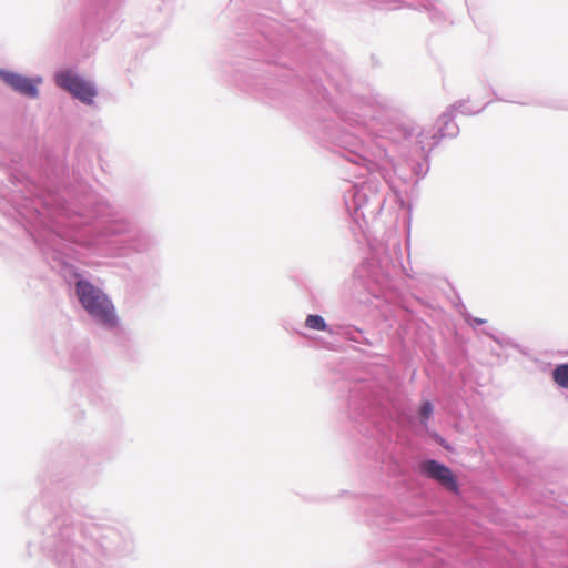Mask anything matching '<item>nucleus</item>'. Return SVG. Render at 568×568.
Masks as SVG:
<instances>
[{"label":"nucleus","mask_w":568,"mask_h":568,"mask_svg":"<svg viewBox=\"0 0 568 568\" xmlns=\"http://www.w3.org/2000/svg\"><path fill=\"white\" fill-rule=\"evenodd\" d=\"M8 181L12 193L24 202L39 206L63 230L70 243L99 253H148L156 247L158 236L148 230L135 227L133 222L114 204L90 194L79 203H69L55 192L41 193L18 168L0 162V181Z\"/></svg>","instance_id":"nucleus-1"},{"label":"nucleus","mask_w":568,"mask_h":568,"mask_svg":"<svg viewBox=\"0 0 568 568\" xmlns=\"http://www.w3.org/2000/svg\"><path fill=\"white\" fill-rule=\"evenodd\" d=\"M0 213L11 229L12 236H24L34 243L47 258L52 270L69 283L74 284L75 296L90 320L105 331H116L120 326L115 306L109 295L84 278L71 262L70 242L47 215L32 206L11 186L0 181Z\"/></svg>","instance_id":"nucleus-2"},{"label":"nucleus","mask_w":568,"mask_h":568,"mask_svg":"<svg viewBox=\"0 0 568 568\" xmlns=\"http://www.w3.org/2000/svg\"><path fill=\"white\" fill-rule=\"evenodd\" d=\"M367 104V99H355L345 110L336 108L335 112L343 126L335 130L331 123H326L325 134L341 149V156L363 164L371 173L378 172L387 186L399 195L402 190L396 179L403 185H408L413 175L417 178L415 183L424 178L429 171L428 154L432 150H420L415 143H395L388 138L377 139L374 134V112Z\"/></svg>","instance_id":"nucleus-3"},{"label":"nucleus","mask_w":568,"mask_h":568,"mask_svg":"<svg viewBox=\"0 0 568 568\" xmlns=\"http://www.w3.org/2000/svg\"><path fill=\"white\" fill-rule=\"evenodd\" d=\"M40 517L45 521L41 548L57 568H95L103 558L122 552L128 546L125 535L115 525L78 521L60 506H33L29 518L39 521Z\"/></svg>","instance_id":"nucleus-4"},{"label":"nucleus","mask_w":568,"mask_h":568,"mask_svg":"<svg viewBox=\"0 0 568 568\" xmlns=\"http://www.w3.org/2000/svg\"><path fill=\"white\" fill-rule=\"evenodd\" d=\"M467 104V101H456L450 104L437 120V131L425 129L410 120L404 119L400 111L382 100H368L367 108L372 110L373 123L376 128L374 134L379 138H388L395 143L410 145L415 143L420 150H433L445 138H456L459 126L455 123V109Z\"/></svg>","instance_id":"nucleus-5"},{"label":"nucleus","mask_w":568,"mask_h":568,"mask_svg":"<svg viewBox=\"0 0 568 568\" xmlns=\"http://www.w3.org/2000/svg\"><path fill=\"white\" fill-rule=\"evenodd\" d=\"M346 161L347 159L343 156ZM358 170V175H367V180L361 183H349L344 190V203L348 214L361 229L364 222L367 225L374 221L384 209L387 194V183L381 181L378 172L371 173L364 169L363 164L354 163Z\"/></svg>","instance_id":"nucleus-6"},{"label":"nucleus","mask_w":568,"mask_h":568,"mask_svg":"<svg viewBox=\"0 0 568 568\" xmlns=\"http://www.w3.org/2000/svg\"><path fill=\"white\" fill-rule=\"evenodd\" d=\"M400 255L402 248L397 240L392 243V248L382 241L369 242V256L363 263L365 276L379 286H386L402 264Z\"/></svg>","instance_id":"nucleus-7"},{"label":"nucleus","mask_w":568,"mask_h":568,"mask_svg":"<svg viewBox=\"0 0 568 568\" xmlns=\"http://www.w3.org/2000/svg\"><path fill=\"white\" fill-rule=\"evenodd\" d=\"M386 400L387 392L382 383L361 381L349 389L348 408L357 416L372 418L385 414Z\"/></svg>","instance_id":"nucleus-8"},{"label":"nucleus","mask_w":568,"mask_h":568,"mask_svg":"<svg viewBox=\"0 0 568 568\" xmlns=\"http://www.w3.org/2000/svg\"><path fill=\"white\" fill-rule=\"evenodd\" d=\"M123 0H89L84 9V20L98 27L105 36L116 28L120 7Z\"/></svg>","instance_id":"nucleus-9"},{"label":"nucleus","mask_w":568,"mask_h":568,"mask_svg":"<svg viewBox=\"0 0 568 568\" xmlns=\"http://www.w3.org/2000/svg\"><path fill=\"white\" fill-rule=\"evenodd\" d=\"M57 85L68 91L74 99L83 104L92 105L98 90L91 82L71 70H60L54 74Z\"/></svg>","instance_id":"nucleus-10"},{"label":"nucleus","mask_w":568,"mask_h":568,"mask_svg":"<svg viewBox=\"0 0 568 568\" xmlns=\"http://www.w3.org/2000/svg\"><path fill=\"white\" fill-rule=\"evenodd\" d=\"M0 80L17 93L29 99L39 98L38 85L43 82L40 75L29 78L2 68H0Z\"/></svg>","instance_id":"nucleus-11"},{"label":"nucleus","mask_w":568,"mask_h":568,"mask_svg":"<svg viewBox=\"0 0 568 568\" xmlns=\"http://www.w3.org/2000/svg\"><path fill=\"white\" fill-rule=\"evenodd\" d=\"M419 473L438 483L448 491H458L457 477L454 475L452 469L445 464L436 459H426L419 464Z\"/></svg>","instance_id":"nucleus-12"},{"label":"nucleus","mask_w":568,"mask_h":568,"mask_svg":"<svg viewBox=\"0 0 568 568\" xmlns=\"http://www.w3.org/2000/svg\"><path fill=\"white\" fill-rule=\"evenodd\" d=\"M397 7H405L414 10H424L428 12L429 19L433 23L442 24L446 21V16L440 8H438V0H412V1H396Z\"/></svg>","instance_id":"nucleus-13"},{"label":"nucleus","mask_w":568,"mask_h":568,"mask_svg":"<svg viewBox=\"0 0 568 568\" xmlns=\"http://www.w3.org/2000/svg\"><path fill=\"white\" fill-rule=\"evenodd\" d=\"M71 365L73 369L87 373L91 379L94 377L91 357L87 346L83 345L73 351L71 355Z\"/></svg>","instance_id":"nucleus-14"},{"label":"nucleus","mask_w":568,"mask_h":568,"mask_svg":"<svg viewBox=\"0 0 568 568\" xmlns=\"http://www.w3.org/2000/svg\"><path fill=\"white\" fill-rule=\"evenodd\" d=\"M484 334L490 337L495 343H497L501 347H511L519 352L520 354L530 357L534 362H537V358H532L529 354V349L517 342H515L513 338L504 335V334H495L489 331H484Z\"/></svg>","instance_id":"nucleus-15"},{"label":"nucleus","mask_w":568,"mask_h":568,"mask_svg":"<svg viewBox=\"0 0 568 568\" xmlns=\"http://www.w3.org/2000/svg\"><path fill=\"white\" fill-rule=\"evenodd\" d=\"M342 335L344 338L354 343L374 346V343L364 335V331L355 326H346L343 328Z\"/></svg>","instance_id":"nucleus-16"},{"label":"nucleus","mask_w":568,"mask_h":568,"mask_svg":"<svg viewBox=\"0 0 568 568\" xmlns=\"http://www.w3.org/2000/svg\"><path fill=\"white\" fill-rule=\"evenodd\" d=\"M307 91L316 100V102H325L329 106L334 108L331 99L328 98L327 89L317 83V81H311L307 84Z\"/></svg>","instance_id":"nucleus-17"},{"label":"nucleus","mask_w":568,"mask_h":568,"mask_svg":"<svg viewBox=\"0 0 568 568\" xmlns=\"http://www.w3.org/2000/svg\"><path fill=\"white\" fill-rule=\"evenodd\" d=\"M305 327L313 331L327 332L328 334H333L332 328L327 325L324 317L318 314L307 315L305 318Z\"/></svg>","instance_id":"nucleus-18"},{"label":"nucleus","mask_w":568,"mask_h":568,"mask_svg":"<svg viewBox=\"0 0 568 568\" xmlns=\"http://www.w3.org/2000/svg\"><path fill=\"white\" fill-rule=\"evenodd\" d=\"M552 379L561 388L568 389V363L558 364L555 367Z\"/></svg>","instance_id":"nucleus-19"},{"label":"nucleus","mask_w":568,"mask_h":568,"mask_svg":"<svg viewBox=\"0 0 568 568\" xmlns=\"http://www.w3.org/2000/svg\"><path fill=\"white\" fill-rule=\"evenodd\" d=\"M434 412V405L430 400H425L419 408V418L423 425H426Z\"/></svg>","instance_id":"nucleus-20"},{"label":"nucleus","mask_w":568,"mask_h":568,"mask_svg":"<svg viewBox=\"0 0 568 568\" xmlns=\"http://www.w3.org/2000/svg\"><path fill=\"white\" fill-rule=\"evenodd\" d=\"M466 101H467V104L462 108H456L455 113L458 112L463 115H475V114L480 113L490 103V101H488L481 108L473 109L471 106H469V100H466Z\"/></svg>","instance_id":"nucleus-21"},{"label":"nucleus","mask_w":568,"mask_h":568,"mask_svg":"<svg viewBox=\"0 0 568 568\" xmlns=\"http://www.w3.org/2000/svg\"><path fill=\"white\" fill-rule=\"evenodd\" d=\"M464 320L466 321L467 324H469L473 327L478 326V325H483V324L486 323V320H483V318H479V317H474L469 313L464 314Z\"/></svg>","instance_id":"nucleus-22"}]
</instances>
